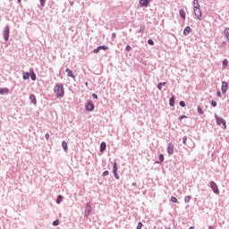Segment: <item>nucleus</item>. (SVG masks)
<instances>
[{"label":"nucleus","mask_w":229,"mask_h":229,"mask_svg":"<svg viewBox=\"0 0 229 229\" xmlns=\"http://www.w3.org/2000/svg\"><path fill=\"white\" fill-rule=\"evenodd\" d=\"M166 229H171V227H167Z\"/></svg>","instance_id":"nucleus-55"},{"label":"nucleus","mask_w":229,"mask_h":229,"mask_svg":"<svg viewBox=\"0 0 229 229\" xmlns=\"http://www.w3.org/2000/svg\"><path fill=\"white\" fill-rule=\"evenodd\" d=\"M222 66H223V69H225L226 67H228V60L227 59L223 60Z\"/></svg>","instance_id":"nucleus-22"},{"label":"nucleus","mask_w":229,"mask_h":229,"mask_svg":"<svg viewBox=\"0 0 229 229\" xmlns=\"http://www.w3.org/2000/svg\"><path fill=\"white\" fill-rule=\"evenodd\" d=\"M54 92L56 94V98H64L65 96V90L64 89V84H56L54 88Z\"/></svg>","instance_id":"nucleus-1"},{"label":"nucleus","mask_w":229,"mask_h":229,"mask_svg":"<svg viewBox=\"0 0 229 229\" xmlns=\"http://www.w3.org/2000/svg\"><path fill=\"white\" fill-rule=\"evenodd\" d=\"M125 51H131V47L130 46V45H127L126 47H125Z\"/></svg>","instance_id":"nucleus-38"},{"label":"nucleus","mask_w":229,"mask_h":229,"mask_svg":"<svg viewBox=\"0 0 229 229\" xmlns=\"http://www.w3.org/2000/svg\"><path fill=\"white\" fill-rule=\"evenodd\" d=\"M99 51H100V49H99V47H98L97 48H95V49L93 50V53L98 54V53H99Z\"/></svg>","instance_id":"nucleus-43"},{"label":"nucleus","mask_w":229,"mask_h":229,"mask_svg":"<svg viewBox=\"0 0 229 229\" xmlns=\"http://www.w3.org/2000/svg\"><path fill=\"white\" fill-rule=\"evenodd\" d=\"M164 162V154L159 155V161H156V164H162Z\"/></svg>","instance_id":"nucleus-25"},{"label":"nucleus","mask_w":229,"mask_h":229,"mask_svg":"<svg viewBox=\"0 0 229 229\" xmlns=\"http://www.w3.org/2000/svg\"><path fill=\"white\" fill-rule=\"evenodd\" d=\"M17 1H18V3H21V0H17Z\"/></svg>","instance_id":"nucleus-54"},{"label":"nucleus","mask_w":229,"mask_h":229,"mask_svg":"<svg viewBox=\"0 0 229 229\" xmlns=\"http://www.w3.org/2000/svg\"><path fill=\"white\" fill-rule=\"evenodd\" d=\"M182 144H187V136H183L182 138Z\"/></svg>","instance_id":"nucleus-40"},{"label":"nucleus","mask_w":229,"mask_h":229,"mask_svg":"<svg viewBox=\"0 0 229 229\" xmlns=\"http://www.w3.org/2000/svg\"><path fill=\"white\" fill-rule=\"evenodd\" d=\"M179 105H180V106H182V108H184V106H185V102L182 100V101L179 102Z\"/></svg>","instance_id":"nucleus-39"},{"label":"nucleus","mask_w":229,"mask_h":229,"mask_svg":"<svg viewBox=\"0 0 229 229\" xmlns=\"http://www.w3.org/2000/svg\"><path fill=\"white\" fill-rule=\"evenodd\" d=\"M139 3L140 8H148V6H149V3L148 2V0H140Z\"/></svg>","instance_id":"nucleus-12"},{"label":"nucleus","mask_w":229,"mask_h":229,"mask_svg":"<svg viewBox=\"0 0 229 229\" xmlns=\"http://www.w3.org/2000/svg\"><path fill=\"white\" fill-rule=\"evenodd\" d=\"M193 8H199V2L198 0H193Z\"/></svg>","instance_id":"nucleus-23"},{"label":"nucleus","mask_w":229,"mask_h":229,"mask_svg":"<svg viewBox=\"0 0 229 229\" xmlns=\"http://www.w3.org/2000/svg\"><path fill=\"white\" fill-rule=\"evenodd\" d=\"M98 49H103V51H108V47L107 46H99Z\"/></svg>","instance_id":"nucleus-30"},{"label":"nucleus","mask_w":229,"mask_h":229,"mask_svg":"<svg viewBox=\"0 0 229 229\" xmlns=\"http://www.w3.org/2000/svg\"><path fill=\"white\" fill-rule=\"evenodd\" d=\"M8 92H10V89H8V88L0 89V94L1 95L8 94Z\"/></svg>","instance_id":"nucleus-18"},{"label":"nucleus","mask_w":229,"mask_h":229,"mask_svg":"<svg viewBox=\"0 0 229 229\" xmlns=\"http://www.w3.org/2000/svg\"><path fill=\"white\" fill-rule=\"evenodd\" d=\"M172 203H178V199L176 197H171Z\"/></svg>","instance_id":"nucleus-34"},{"label":"nucleus","mask_w":229,"mask_h":229,"mask_svg":"<svg viewBox=\"0 0 229 229\" xmlns=\"http://www.w3.org/2000/svg\"><path fill=\"white\" fill-rule=\"evenodd\" d=\"M85 108L87 112H94V108H96V106H94V103H92V100H87Z\"/></svg>","instance_id":"nucleus-4"},{"label":"nucleus","mask_w":229,"mask_h":229,"mask_svg":"<svg viewBox=\"0 0 229 229\" xmlns=\"http://www.w3.org/2000/svg\"><path fill=\"white\" fill-rule=\"evenodd\" d=\"M142 226H143L142 223L139 222L138 225H137L136 229H142Z\"/></svg>","instance_id":"nucleus-36"},{"label":"nucleus","mask_w":229,"mask_h":229,"mask_svg":"<svg viewBox=\"0 0 229 229\" xmlns=\"http://www.w3.org/2000/svg\"><path fill=\"white\" fill-rule=\"evenodd\" d=\"M92 214V206H90V202L86 204V210L84 213L85 217H89Z\"/></svg>","instance_id":"nucleus-6"},{"label":"nucleus","mask_w":229,"mask_h":229,"mask_svg":"<svg viewBox=\"0 0 229 229\" xmlns=\"http://www.w3.org/2000/svg\"><path fill=\"white\" fill-rule=\"evenodd\" d=\"M145 30H146V27L144 25L140 26L139 33H144Z\"/></svg>","instance_id":"nucleus-32"},{"label":"nucleus","mask_w":229,"mask_h":229,"mask_svg":"<svg viewBox=\"0 0 229 229\" xmlns=\"http://www.w3.org/2000/svg\"><path fill=\"white\" fill-rule=\"evenodd\" d=\"M30 79L32 81H37V74L33 71V69H30Z\"/></svg>","instance_id":"nucleus-13"},{"label":"nucleus","mask_w":229,"mask_h":229,"mask_svg":"<svg viewBox=\"0 0 229 229\" xmlns=\"http://www.w3.org/2000/svg\"><path fill=\"white\" fill-rule=\"evenodd\" d=\"M211 106H213L214 108H216V106H217V102H216L215 100L211 101Z\"/></svg>","instance_id":"nucleus-35"},{"label":"nucleus","mask_w":229,"mask_h":229,"mask_svg":"<svg viewBox=\"0 0 229 229\" xmlns=\"http://www.w3.org/2000/svg\"><path fill=\"white\" fill-rule=\"evenodd\" d=\"M179 15L180 17H182V19H183L185 21V11L181 9L179 10Z\"/></svg>","instance_id":"nucleus-20"},{"label":"nucleus","mask_w":229,"mask_h":229,"mask_svg":"<svg viewBox=\"0 0 229 229\" xmlns=\"http://www.w3.org/2000/svg\"><path fill=\"white\" fill-rule=\"evenodd\" d=\"M221 46H222V47H223V46H226V41H223L222 44H221Z\"/></svg>","instance_id":"nucleus-48"},{"label":"nucleus","mask_w":229,"mask_h":229,"mask_svg":"<svg viewBox=\"0 0 229 229\" xmlns=\"http://www.w3.org/2000/svg\"><path fill=\"white\" fill-rule=\"evenodd\" d=\"M216 96H217V98H222L221 91H217Z\"/></svg>","instance_id":"nucleus-47"},{"label":"nucleus","mask_w":229,"mask_h":229,"mask_svg":"<svg viewBox=\"0 0 229 229\" xmlns=\"http://www.w3.org/2000/svg\"><path fill=\"white\" fill-rule=\"evenodd\" d=\"M63 200H64V196L58 195L56 199L57 205H60V203H62Z\"/></svg>","instance_id":"nucleus-21"},{"label":"nucleus","mask_w":229,"mask_h":229,"mask_svg":"<svg viewBox=\"0 0 229 229\" xmlns=\"http://www.w3.org/2000/svg\"><path fill=\"white\" fill-rule=\"evenodd\" d=\"M191 196H186L185 198H184V203H190L191 202Z\"/></svg>","instance_id":"nucleus-29"},{"label":"nucleus","mask_w":229,"mask_h":229,"mask_svg":"<svg viewBox=\"0 0 229 229\" xmlns=\"http://www.w3.org/2000/svg\"><path fill=\"white\" fill-rule=\"evenodd\" d=\"M53 226H58V225H60V220L56 219L53 222Z\"/></svg>","instance_id":"nucleus-31"},{"label":"nucleus","mask_w":229,"mask_h":229,"mask_svg":"<svg viewBox=\"0 0 229 229\" xmlns=\"http://www.w3.org/2000/svg\"><path fill=\"white\" fill-rule=\"evenodd\" d=\"M45 139L46 140H49V134L47 132L45 134Z\"/></svg>","instance_id":"nucleus-45"},{"label":"nucleus","mask_w":229,"mask_h":229,"mask_svg":"<svg viewBox=\"0 0 229 229\" xmlns=\"http://www.w3.org/2000/svg\"><path fill=\"white\" fill-rule=\"evenodd\" d=\"M108 174H110V172H108V170H106L103 172L102 176H108Z\"/></svg>","instance_id":"nucleus-37"},{"label":"nucleus","mask_w":229,"mask_h":229,"mask_svg":"<svg viewBox=\"0 0 229 229\" xmlns=\"http://www.w3.org/2000/svg\"><path fill=\"white\" fill-rule=\"evenodd\" d=\"M222 94H226V91L228 90V82L226 81H222Z\"/></svg>","instance_id":"nucleus-10"},{"label":"nucleus","mask_w":229,"mask_h":229,"mask_svg":"<svg viewBox=\"0 0 229 229\" xmlns=\"http://www.w3.org/2000/svg\"><path fill=\"white\" fill-rule=\"evenodd\" d=\"M3 37H4V40H5V42H8V40H10V26L9 25H6L4 28Z\"/></svg>","instance_id":"nucleus-2"},{"label":"nucleus","mask_w":229,"mask_h":229,"mask_svg":"<svg viewBox=\"0 0 229 229\" xmlns=\"http://www.w3.org/2000/svg\"><path fill=\"white\" fill-rule=\"evenodd\" d=\"M92 98H93V99H98V94L93 93V94H92Z\"/></svg>","instance_id":"nucleus-44"},{"label":"nucleus","mask_w":229,"mask_h":229,"mask_svg":"<svg viewBox=\"0 0 229 229\" xmlns=\"http://www.w3.org/2000/svg\"><path fill=\"white\" fill-rule=\"evenodd\" d=\"M189 229H194V226H191Z\"/></svg>","instance_id":"nucleus-52"},{"label":"nucleus","mask_w":229,"mask_h":229,"mask_svg":"<svg viewBox=\"0 0 229 229\" xmlns=\"http://www.w3.org/2000/svg\"><path fill=\"white\" fill-rule=\"evenodd\" d=\"M30 100L33 105H37V97L34 94L30 95Z\"/></svg>","instance_id":"nucleus-15"},{"label":"nucleus","mask_w":229,"mask_h":229,"mask_svg":"<svg viewBox=\"0 0 229 229\" xmlns=\"http://www.w3.org/2000/svg\"><path fill=\"white\" fill-rule=\"evenodd\" d=\"M167 153L168 155H173L174 153V145H173V143L167 144Z\"/></svg>","instance_id":"nucleus-9"},{"label":"nucleus","mask_w":229,"mask_h":229,"mask_svg":"<svg viewBox=\"0 0 229 229\" xmlns=\"http://www.w3.org/2000/svg\"><path fill=\"white\" fill-rule=\"evenodd\" d=\"M132 185H134V186L137 185V182H133Z\"/></svg>","instance_id":"nucleus-51"},{"label":"nucleus","mask_w":229,"mask_h":229,"mask_svg":"<svg viewBox=\"0 0 229 229\" xmlns=\"http://www.w3.org/2000/svg\"><path fill=\"white\" fill-rule=\"evenodd\" d=\"M194 15L197 17L199 21H203V16L201 13V9L199 7L193 8Z\"/></svg>","instance_id":"nucleus-5"},{"label":"nucleus","mask_w":229,"mask_h":229,"mask_svg":"<svg viewBox=\"0 0 229 229\" xmlns=\"http://www.w3.org/2000/svg\"><path fill=\"white\" fill-rule=\"evenodd\" d=\"M224 35L227 40V42H229V28H225L224 30Z\"/></svg>","instance_id":"nucleus-17"},{"label":"nucleus","mask_w":229,"mask_h":229,"mask_svg":"<svg viewBox=\"0 0 229 229\" xmlns=\"http://www.w3.org/2000/svg\"><path fill=\"white\" fill-rule=\"evenodd\" d=\"M169 105H170V106H174V96L170 98Z\"/></svg>","instance_id":"nucleus-24"},{"label":"nucleus","mask_w":229,"mask_h":229,"mask_svg":"<svg viewBox=\"0 0 229 229\" xmlns=\"http://www.w3.org/2000/svg\"><path fill=\"white\" fill-rule=\"evenodd\" d=\"M62 146L64 151H67L68 149V146H67V142L65 140L62 141Z\"/></svg>","instance_id":"nucleus-26"},{"label":"nucleus","mask_w":229,"mask_h":229,"mask_svg":"<svg viewBox=\"0 0 229 229\" xmlns=\"http://www.w3.org/2000/svg\"><path fill=\"white\" fill-rule=\"evenodd\" d=\"M117 170H118L117 162H114L113 165V174L116 180H119L120 177H119V174H117Z\"/></svg>","instance_id":"nucleus-8"},{"label":"nucleus","mask_w":229,"mask_h":229,"mask_svg":"<svg viewBox=\"0 0 229 229\" xmlns=\"http://www.w3.org/2000/svg\"><path fill=\"white\" fill-rule=\"evenodd\" d=\"M106 149V143L105 141H102L99 148L100 153H104Z\"/></svg>","instance_id":"nucleus-14"},{"label":"nucleus","mask_w":229,"mask_h":229,"mask_svg":"<svg viewBox=\"0 0 229 229\" xmlns=\"http://www.w3.org/2000/svg\"><path fill=\"white\" fill-rule=\"evenodd\" d=\"M85 86H86V87H89V82H85Z\"/></svg>","instance_id":"nucleus-50"},{"label":"nucleus","mask_w":229,"mask_h":229,"mask_svg":"<svg viewBox=\"0 0 229 229\" xmlns=\"http://www.w3.org/2000/svg\"><path fill=\"white\" fill-rule=\"evenodd\" d=\"M148 46H155V41H153V39H148Z\"/></svg>","instance_id":"nucleus-33"},{"label":"nucleus","mask_w":229,"mask_h":229,"mask_svg":"<svg viewBox=\"0 0 229 229\" xmlns=\"http://www.w3.org/2000/svg\"><path fill=\"white\" fill-rule=\"evenodd\" d=\"M182 119H187V115L182 114L179 117V121H182Z\"/></svg>","instance_id":"nucleus-42"},{"label":"nucleus","mask_w":229,"mask_h":229,"mask_svg":"<svg viewBox=\"0 0 229 229\" xmlns=\"http://www.w3.org/2000/svg\"><path fill=\"white\" fill-rule=\"evenodd\" d=\"M209 185L215 194H219V188L217 187V184L216 183V182L211 181Z\"/></svg>","instance_id":"nucleus-7"},{"label":"nucleus","mask_w":229,"mask_h":229,"mask_svg":"<svg viewBox=\"0 0 229 229\" xmlns=\"http://www.w3.org/2000/svg\"><path fill=\"white\" fill-rule=\"evenodd\" d=\"M197 112L198 114H199V115H203V109L201 108V106L197 107Z\"/></svg>","instance_id":"nucleus-28"},{"label":"nucleus","mask_w":229,"mask_h":229,"mask_svg":"<svg viewBox=\"0 0 229 229\" xmlns=\"http://www.w3.org/2000/svg\"><path fill=\"white\" fill-rule=\"evenodd\" d=\"M162 87H165V82H159L157 84L158 90H162Z\"/></svg>","instance_id":"nucleus-27"},{"label":"nucleus","mask_w":229,"mask_h":229,"mask_svg":"<svg viewBox=\"0 0 229 229\" xmlns=\"http://www.w3.org/2000/svg\"><path fill=\"white\" fill-rule=\"evenodd\" d=\"M41 6H46V0H39Z\"/></svg>","instance_id":"nucleus-41"},{"label":"nucleus","mask_w":229,"mask_h":229,"mask_svg":"<svg viewBox=\"0 0 229 229\" xmlns=\"http://www.w3.org/2000/svg\"><path fill=\"white\" fill-rule=\"evenodd\" d=\"M117 37V34L115 33V32H113L112 33V38L114 39V38H115Z\"/></svg>","instance_id":"nucleus-46"},{"label":"nucleus","mask_w":229,"mask_h":229,"mask_svg":"<svg viewBox=\"0 0 229 229\" xmlns=\"http://www.w3.org/2000/svg\"><path fill=\"white\" fill-rule=\"evenodd\" d=\"M191 29L189 26L185 27V29L183 30L184 37H187L189 35V33H191Z\"/></svg>","instance_id":"nucleus-16"},{"label":"nucleus","mask_w":229,"mask_h":229,"mask_svg":"<svg viewBox=\"0 0 229 229\" xmlns=\"http://www.w3.org/2000/svg\"><path fill=\"white\" fill-rule=\"evenodd\" d=\"M208 229H214V225H209Z\"/></svg>","instance_id":"nucleus-49"},{"label":"nucleus","mask_w":229,"mask_h":229,"mask_svg":"<svg viewBox=\"0 0 229 229\" xmlns=\"http://www.w3.org/2000/svg\"><path fill=\"white\" fill-rule=\"evenodd\" d=\"M215 119L216 121L217 126H221L223 124L224 130H226V121L219 116L217 114H215Z\"/></svg>","instance_id":"nucleus-3"},{"label":"nucleus","mask_w":229,"mask_h":229,"mask_svg":"<svg viewBox=\"0 0 229 229\" xmlns=\"http://www.w3.org/2000/svg\"><path fill=\"white\" fill-rule=\"evenodd\" d=\"M148 3H151V0H147Z\"/></svg>","instance_id":"nucleus-53"},{"label":"nucleus","mask_w":229,"mask_h":229,"mask_svg":"<svg viewBox=\"0 0 229 229\" xmlns=\"http://www.w3.org/2000/svg\"><path fill=\"white\" fill-rule=\"evenodd\" d=\"M30 73L28 72H22V78L23 80H30Z\"/></svg>","instance_id":"nucleus-19"},{"label":"nucleus","mask_w":229,"mask_h":229,"mask_svg":"<svg viewBox=\"0 0 229 229\" xmlns=\"http://www.w3.org/2000/svg\"><path fill=\"white\" fill-rule=\"evenodd\" d=\"M65 72H67L68 78H72V80H76V76L74 75V73L72 72V71L71 69L66 68Z\"/></svg>","instance_id":"nucleus-11"}]
</instances>
